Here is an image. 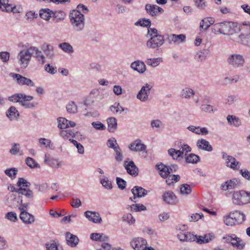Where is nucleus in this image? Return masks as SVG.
Listing matches in <instances>:
<instances>
[{"mask_svg": "<svg viewBox=\"0 0 250 250\" xmlns=\"http://www.w3.org/2000/svg\"><path fill=\"white\" fill-rule=\"evenodd\" d=\"M129 148L133 151H141L146 150V147L140 140H136L129 145Z\"/></svg>", "mask_w": 250, "mask_h": 250, "instance_id": "nucleus-19", "label": "nucleus"}, {"mask_svg": "<svg viewBox=\"0 0 250 250\" xmlns=\"http://www.w3.org/2000/svg\"><path fill=\"white\" fill-rule=\"evenodd\" d=\"M44 162L45 164L51 167H53V164H55V162H58L56 159L51 158L50 155L48 154H45ZM57 166L56 167H60L61 165L60 163H57Z\"/></svg>", "mask_w": 250, "mask_h": 250, "instance_id": "nucleus-42", "label": "nucleus"}, {"mask_svg": "<svg viewBox=\"0 0 250 250\" xmlns=\"http://www.w3.org/2000/svg\"><path fill=\"white\" fill-rule=\"evenodd\" d=\"M9 0H0V3L2 5H0V9L2 11L6 12H13V13H18L20 12L21 8L17 7L8 3Z\"/></svg>", "mask_w": 250, "mask_h": 250, "instance_id": "nucleus-8", "label": "nucleus"}, {"mask_svg": "<svg viewBox=\"0 0 250 250\" xmlns=\"http://www.w3.org/2000/svg\"><path fill=\"white\" fill-rule=\"evenodd\" d=\"M21 212L20 215L21 219L25 224H31L35 221L34 216L26 211L23 208H19Z\"/></svg>", "mask_w": 250, "mask_h": 250, "instance_id": "nucleus-14", "label": "nucleus"}, {"mask_svg": "<svg viewBox=\"0 0 250 250\" xmlns=\"http://www.w3.org/2000/svg\"><path fill=\"white\" fill-rule=\"evenodd\" d=\"M232 200L234 204L239 206L250 203V192L244 190L234 191Z\"/></svg>", "mask_w": 250, "mask_h": 250, "instance_id": "nucleus-2", "label": "nucleus"}, {"mask_svg": "<svg viewBox=\"0 0 250 250\" xmlns=\"http://www.w3.org/2000/svg\"><path fill=\"white\" fill-rule=\"evenodd\" d=\"M239 38L241 40V43L250 47V35L246 38L244 34H241L239 36Z\"/></svg>", "mask_w": 250, "mask_h": 250, "instance_id": "nucleus-64", "label": "nucleus"}, {"mask_svg": "<svg viewBox=\"0 0 250 250\" xmlns=\"http://www.w3.org/2000/svg\"><path fill=\"white\" fill-rule=\"evenodd\" d=\"M66 240L67 245L71 247H76L79 241L78 238L76 235L69 232L66 233Z\"/></svg>", "mask_w": 250, "mask_h": 250, "instance_id": "nucleus-24", "label": "nucleus"}, {"mask_svg": "<svg viewBox=\"0 0 250 250\" xmlns=\"http://www.w3.org/2000/svg\"><path fill=\"white\" fill-rule=\"evenodd\" d=\"M152 88V86L151 85L148 83L145 84L137 94V98L143 102L148 101L149 94Z\"/></svg>", "mask_w": 250, "mask_h": 250, "instance_id": "nucleus-7", "label": "nucleus"}, {"mask_svg": "<svg viewBox=\"0 0 250 250\" xmlns=\"http://www.w3.org/2000/svg\"><path fill=\"white\" fill-rule=\"evenodd\" d=\"M163 199L165 202L171 205L176 204L177 201V198L174 193L170 191L164 194Z\"/></svg>", "mask_w": 250, "mask_h": 250, "instance_id": "nucleus-22", "label": "nucleus"}, {"mask_svg": "<svg viewBox=\"0 0 250 250\" xmlns=\"http://www.w3.org/2000/svg\"><path fill=\"white\" fill-rule=\"evenodd\" d=\"M31 48L34 49L32 50V56L36 57L42 64H44L45 62V57L42 54V52L35 47H31Z\"/></svg>", "mask_w": 250, "mask_h": 250, "instance_id": "nucleus-28", "label": "nucleus"}, {"mask_svg": "<svg viewBox=\"0 0 250 250\" xmlns=\"http://www.w3.org/2000/svg\"><path fill=\"white\" fill-rule=\"evenodd\" d=\"M130 67L133 70L140 73H143L146 70L145 63L141 61H136L132 62Z\"/></svg>", "mask_w": 250, "mask_h": 250, "instance_id": "nucleus-20", "label": "nucleus"}, {"mask_svg": "<svg viewBox=\"0 0 250 250\" xmlns=\"http://www.w3.org/2000/svg\"><path fill=\"white\" fill-rule=\"evenodd\" d=\"M57 121L58 122V127L59 128L63 129L68 127V120L65 118L59 117L57 119Z\"/></svg>", "mask_w": 250, "mask_h": 250, "instance_id": "nucleus-44", "label": "nucleus"}, {"mask_svg": "<svg viewBox=\"0 0 250 250\" xmlns=\"http://www.w3.org/2000/svg\"><path fill=\"white\" fill-rule=\"evenodd\" d=\"M227 62L233 67H239L243 65L245 60L241 55L234 54L229 56Z\"/></svg>", "mask_w": 250, "mask_h": 250, "instance_id": "nucleus-4", "label": "nucleus"}, {"mask_svg": "<svg viewBox=\"0 0 250 250\" xmlns=\"http://www.w3.org/2000/svg\"><path fill=\"white\" fill-rule=\"evenodd\" d=\"M199 157L193 153H191L186 157V161L188 163L196 164L199 161Z\"/></svg>", "mask_w": 250, "mask_h": 250, "instance_id": "nucleus-43", "label": "nucleus"}, {"mask_svg": "<svg viewBox=\"0 0 250 250\" xmlns=\"http://www.w3.org/2000/svg\"><path fill=\"white\" fill-rule=\"evenodd\" d=\"M69 141L72 143L77 148L78 152L80 154H83L84 152V147L82 145L78 143L77 141L70 139Z\"/></svg>", "mask_w": 250, "mask_h": 250, "instance_id": "nucleus-53", "label": "nucleus"}, {"mask_svg": "<svg viewBox=\"0 0 250 250\" xmlns=\"http://www.w3.org/2000/svg\"><path fill=\"white\" fill-rule=\"evenodd\" d=\"M159 171V174L161 176L164 178H166L170 174V172L175 171L177 168L176 165H172L171 167H167L162 163L156 165Z\"/></svg>", "mask_w": 250, "mask_h": 250, "instance_id": "nucleus-6", "label": "nucleus"}, {"mask_svg": "<svg viewBox=\"0 0 250 250\" xmlns=\"http://www.w3.org/2000/svg\"><path fill=\"white\" fill-rule=\"evenodd\" d=\"M23 94H15L9 97L8 100L12 102H19L20 103L21 99L22 98Z\"/></svg>", "mask_w": 250, "mask_h": 250, "instance_id": "nucleus-60", "label": "nucleus"}, {"mask_svg": "<svg viewBox=\"0 0 250 250\" xmlns=\"http://www.w3.org/2000/svg\"><path fill=\"white\" fill-rule=\"evenodd\" d=\"M196 145L198 148L207 151H211L212 147L209 142L204 139H199L197 141Z\"/></svg>", "mask_w": 250, "mask_h": 250, "instance_id": "nucleus-23", "label": "nucleus"}, {"mask_svg": "<svg viewBox=\"0 0 250 250\" xmlns=\"http://www.w3.org/2000/svg\"><path fill=\"white\" fill-rule=\"evenodd\" d=\"M209 53L208 49H203L196 53L195 59L198 62L205 61Z\"/></svg>", "mask_w": 250, "mask_h": 250, "instance_id": "nucleus-34", "label": "nucleus"}, {"mask_svg": "<svg viewBox=\"0 0 250 250\" xmlns=\"http://www.w3.org/2000/svg\"><path fill=\"white\" fill-rule=\"evenodd\" d=\"M60 244L56 240H50L45 244L46 250H59Z\"/></svg>", "mask_w": 250, "mask_h": 250, "instance_id": "nucleus-40", "label": "nucleus"}, {"mask_svg": "<svg viewBox=\"0 0 250 250\" xmlns=\"http://www.w3.org/2000/svg\"><path fill=\"white\" fill-rule=\"evenodd\" d=\"M122 219L123 221H126L131 224L134 223L135 221V219L130 213H127L124 215Z\"/></svg>", "mask_w": 250, "mask_h": 250, "instance_id": "nucleus-61", "label": "nucleus"}, {"mask_svg": "<svg viewBox=\"0 0 250 250\" xmlns=\"http://www.w3.org/2000/svg\"><path fill=\"white\" fill-rule=\"evenodd\" d=\"M17 172V169L14 167L7 168L4 171L5 174L12 179H14L16 178Z\"/></svg>", "mask_w": 250, "mask_h": 250, "instance_id": "nucleus-48", "label": "nucleus"}, {"mask_svg": "<svg viewBox=\"0 0 250 250\" xmlns=\"http://www.w3.org/2000/svg\"><path fill=\"white\" fill-rule=\"evenodd\" d=\"M168 154L174 159H178L180 157H183V152L181 150H176L174 148H170L168 150Z\"/></svg>", "mask_w": 250, "mask_h": 250, "instance_id": "nucleus-41", "label": "nucleus"}, {"mask_svg": "<svg viewBox=\"0 0 250 250\" xmlns=\"http://www.w3.org/2000/svg\"><path fill=\"white\" fill-rule=\"evenodd\" d=\"M136 25H140L143 27H149L151 25V21L149 19H143L138 21L136 23Z\"/></svg>", "mask_w": 250, "mask_h": 250, "instance_id": "nucleus-59", "label": "nucleus"}, {"mask_svg": "<svg viewBox=\"0 0 250 250\" xmlns=\"http://www.w3.org/2000/svg\"><path fill=\"white\" fill-rule=\"evenodd\" d=\"M110 109L111 111L116 113H121L124 110V108L120 106L119 103H115L114 105H111Z\"/></svg>", "mask_w": 250, "mask_h": 250, "instance_id": "nucleus-54", "label": "nucleus"}, {"mask_svg": "<svg viewBox=\"0 0 250 250\" xmlns=\"http://www.w3.org/2000/svg\"><path fill=\"white\" fill-rule=\"evenodd\" d=\"M124 167L129 174L134 176L138 175V168L132 161L129 162L127 161H125L124 162Z\"/></svg>", "mask_w": 250, "mask_h": 250, "instance_id": "nucleus-15", "label": "nucleus"}, {"mask_svg": "<svg viewBox=\"0 0 250 250\" xmlns=\"http://www.w3.org/2000/svg\"><path fill=\"white\" fill-rule=\"evenodd\" d=\"M115 152H116L115 159L117 161L120 162L123 159V156L122 153L121 148H120L118 145L116 146L114 148Z\"/></svg>", "mask_w": 250, "mask_h": 250, "instance_id": "nucleus-52", "label": "nucleus"}, {"mask_svg": "<svg viewBox=\"0 0 250 250\" xmlns=\"http://www.w3.org/2000/svg\"><path fill=\"white\" fill-rule=\"evenodd\" d=\"M191 192V187L189 185L183 184L181 186L180 192L182 194H189Z\"/></svg>", "mask_w": 250, "mask_h": 250, "instance_id": "nucleus-55", "label": "nucleus"}, {"mask_svg": "<svg viewBox=\"0 0 250 250\" xmlns=\"http://www.w3.org/2000/svg\"><path fill=\"white\" fill-rule=\"evenodd\" d=\"M223 158L226 161L227 166L233 169H238L240 167V164L233 157L228 155L226 153H223Z\"/></svg>", "mask_w": 250, "mask_h": 250, "instance_id": "nucleus-11", "label": "nucleus"}, {"mask_svg": "<svg viewBox=\"0 0 250 250\" xmlns=\"http://www.w3.org/2000/svg\"><path fill=\"white\" fill-rule=\"evenodd\" d=\"M26 163L27 165L31 168L40 167L39 164L37 163L34 159L30 157H27L26 158Z\"/></svg>", "mask_w": 250, "mask_h": 250, "instance_id": "nucleus-49", "label": "nucleus"}, {"mask_svg": "<svg viewBox=\"0 0 250 250\" xmlns=\"http://www.w3.org/2000/svg\"><path fill=\"white\" fill-rule=\"evenodd\" d=\"M22 98L21 99L20 104L25 108H33L35 104L33 103H30L29 101L33 99V97L31 96H26L23 94Z\"/></svg>", "mask_w": 250, "mask_h": 250, "instance_id": "nucleus-21", "label": "nucleus"}, {"mask_svg": "<svg viewBox=\"0 0 250 250\" xmlns=\"http://www.w3.org/2000/svg\"><path fill=\"white\" fill-rule=\"evenodd\" d=\"M39 143L42 145H43L46 147H48L51 149H54L53 144L51 143L50 140L45 138H40L39 139Z\"/></svg>", "mask_w": 250, "mask_h": 250, "instance_id": "nucleus-50", "label": "nucleus"}, {"mask_svg": "<svg viewBox=\"0 0 250 250\" xmlns=\"http://www.w3.org/2000/svg\"><path fill=\"white\" fill-rule=\"evenodd\" d=\"M230 214L236 225L242 223L245 220V215L240 211L235 210L233 212H231Z\"/></svg>", "mask_w": 250, "mask_h": 250, "instance_id": "nucleus-25", "label": "nucleus"}, {"mask_svg": "<svg viewBox=\"0 0 250 250\" xmlns=\"http://www.w3.org/2000/svg\"><path fill=\"white\" fill-rule=\"evenodd\" d=\"M227 120L230 125H233L235 127H238L241 124L240 119L234 115H228Z\"/></svg>", "mask_w": 250, "mask_h": 250, "instance_id": "nucleus-31", "label": "nucleus"}, {"mask_svg": "<svg viewBox=\"0 0 250 250\" xmlns=\"http://www.w3.org/2000/svg\"><path fill=\"white\" fill-rule=\"evenodd\" d=\"M53 14V11L48 8L42 9L39 12V15L41 18L47 21L52 17Z\"/></svg>", "mask_w": 250, "mask_h": 250, "instance_id": "nucleus-29", "label": "nucleus"}, {"mask_svg": "<svg viewBox=\"0 0 250 250\" xmlns=\"http://www.w3.org/2000/svg\"><path fill=\"white\" fill-rule=\"evenodd\" d=\"M10 75L14 79H16L17 83L20 85H26L29 86H34V83L32 80L19 74L11 73Z\"/></svg>", "mask_w": 250, "mask_h": 250, "instance_id": "nucleus-9", "label": "nucleus"}, {"mask_svg": "<svg viewBox=\"0 0 250 250\" xmlns=\"http://www.w3.org/2000/svg\"><path fill=\"white\" fill-rule=\"evenodd\" d=\"M238 183L236 179H233L226 182L221 186V189L226 190L229 189L235 188L237 187Z\"/></svg>", "mask_w": 250, "mask_h": 250, "instance_id": "nucleus-27", "label": "nucleus"}, {"mask_svg": "<svg viewBox=\"0 0 250 250\" xmlns=\"http://www.w3.org/2000/svg\"><path fill=\"white\" fill-rule=\"evenodd\" d=\"M147 13L151 16H155L164 12V10L156 5L147 4L145 6Z\"/></svg>", "mask_w": 250, "mask_h": 250, "instance_id": "nucleus-12", "label": "nucleus"}, {"mask_svg": "<svg viewBox=\"0 0 250 250\" xmlns=\"http://www.w3.org/2000/svg\"><path fill=\"white\" fill-rule=\"evenodd\" d=\"M59 46L63 51L67 53H71L73 52L72 46L67 42H64L59 44Z\"/></svg>", "mask_w": 250, "mask_h": 250, "instance_id": "nucleus-46", "label": "nucleus"}, {"mask_svg": "<svg viewBox=\"0 0 250 250\" xmlns=\"http://www.w3.org/2000/svg\"><path fill=\"white\" fill-rule=\"evenodd\" d=\"M166 182L168 185H170L174 183L179 181L180 177L179 175H169L166 178Z\"/></svg>", "mask_w": 250, "mask_h": 250, "instance_id": "nucleus-45", "label": "nucleus"}, {"mask_svg": "<svg viewBox=\"0 0 250 250\" xmlns=\"http://www.w3.org/2000/svg\"><path fill=\"white\" fill-rule=\"evenodd\" d=\"M131 192L134 195V198L136 197H142L145 196L147 194V191L145 188L138 186L134 187L132 189Z\"/></svg>", "mask_w": 250, "mask_h": 250, "instance_id": "nucleus-26", "label": "nucleus"}, {"mask_svg": "<svg viewBox=\"0 0 250 250\" xmlns=\"http://www.w3.org/2000/svg\"><path fill=\"white\" fill-rule=\"evenodd\" d=\"M195 5L200 9H204L207 6V3L205 0H193Z\"/></svg>", "mask_w": 250, "mask_h": 250, "instance_id": "nucleus-63", "label": "nucleus"}, {"mask_svg": "<svg viewBox=\"0 0 250 250\" xmlns=\"http://www.w3.org/2000/svg\"><path fill=\"white\" fill-rule=\"evenodd\" d=\"M164 42V36L160 35L155 37H150L147 41L146 45L149 48L155 49L161 46Z\"/></svg>", "mask_w": 250, "mask_h": 250, "instance_id": "nucleus-5", "label": "nucleus"}, {"mask_svg": "<svg viewBox=\"0 0 250 250\" xmlns=\"http://www.w3.org/2000/svg\"><path fill=\"white\" fill-rule=\"evenodd\" d=\"M66 109L70 113H75L77 111V107L74 102H71L66 105Z\"/></svg>", "mask_w": 250, "mask_h": 250, "instance_id": "nucleus-57", "label": "nucleus"}, {"mask_svg": "<svg viewBox=\"0 0 250 250\" xmlns=\"http://www.w3.org/2000/svg\"><path fill=\"white\" fill-rule=\"evenodd\" d=\"M195 95L194 90L189 87H185L183 88L181 92V97L182 98L190 99Z\"/></svg>", "mask_w": 250, "mask_h": 250, "instance_id": "nucleus-33", "label": "nucleus"}, {"mask_svg": "<svg viewBox=\"0 0 250 250\" xmlns=\"http://www.w3.org/2000/svg\"><path fill=\"white\" fill-rule=\"evenodd\" d=\"M214 235L212 233H208L204 236H199L197 237V243L200 244L208 243L214 238Z\"/></svg>", "mask_w": 250, "mask_h": 250, "instance_id": "nucleus-30", "label": "nucleus"}, {"mask_svg": "<svg viewBox=\"0 0 250 250\" xmlns=\"http://www.w3.org/2000/svg\"><path fill=\"white\" fill-rule=\"evenodd\" d=\"M41 49L47 58L52 59L54 57V47L52 45L44 43L42 45Z\"/></svg>", "mask_w": 250, "mask_h": 250, "instance_id": "nucleus-17", "label": "nucleus"}, {"mask_svg": "<svg viewBox=\"0 0 250 250\" xmlns=\"http://www.w3.org/2000/svg\"><path fill=\"white\" fill-rule=\"evenodd\" d=\"M70 23L73 30L77 32L82 31L85 25L84 16L79 10H72L69 14Z\"/></svg>", "mask_w": 250, "mask_h": 250, "instance_id": "nucleus-1", "label": "nucleus"}, {"mask_svg": "<svg viewBox=\"0 0 250 250\" xmlns=\"http://www.w3.org/2000/svg\"><path fill=\"white\" fill-rule=\"evenodd\" d=\"M130 208L132 211L136 212L145 210L146 209V207L141 204H133L130 206Z\"/></svg>", "mask_w": 250, "mask_h": 250, "instance_id": "nucleus-51", "label": "nucleus"}, {"mask_svg": "<svg viewBox=\"0 0 250 250\" xmlns=\"http://www.w3.org/2000/svg\"><path fill=\"white\" fill-rule=\"evenodd\" d=\"M167 40L169 43H177L179 44L183 42L186 41V36L184 34L176 35L171 34L170 35H167Z\"/></svg>", "mask_w": 250, "mask_h": 250, "instance_id": "nucleus-16", "label": "nucleus"}, {"mask_svg": "<svg viewBox=\"0 0 250 250\" xmlns=\"http://www.w3.org/2000/svg\"><path fill=\"white\" fill-rule=\"evenodd\" d=\"M161 62H162V59L161 58L155 59H147L146 61V62L147 64L152 67H155L158 65Z\"/></svg>", "mask_w": 250, "mask_h": 250, "instance_id": "nucleus-47", "label": "nucleus"}, {"mask_svg": "<svg viewBox=\"0 0 250 250\" xmlns=\"http://www.w3.org/2000/svg\"><path fill=\"white\" fill-rule=\"evenodd\" d=\"M6 115L11 120H12L16 119L19 116V113L16 107L12 106L7 111Z\"/></svg>", "mask_w": 250, "mask_h": 250, "instance_id": "nucleus-36", "label": "nucleus"}, {"mask_svg": "<svg viewBox=\"0 0 250 250\" xmlns=\"http://www.w3.org/2000/svg\"><path fill=\"white\" fill-rule=\"evenodd\" d=\"M98 93V90L96 89H94L91 91L87 98H86L85 100L84 104L86 106H88L90 105L93 104L95 101V95L97 94Z\"/></svg>", "mask_w": 250, "mask_h": 250, "instance_id": "nucleus-39", "label": "nucleus"}, {"mask_svg": "<svg viewBox=\"0 0 250 250\" xmlns=\"http://www.w3.org/2000/svg\"><path fill=\"white\" fill-rule=\"evenodd\" d=\"M65 17V14L62 11L53 12V14H52L53 20L56 22L63 21Z\"/></svg>", "mask_w": 250, "mask_h": 250, "instance_id": "nucleus-38", "label": "nucleus"}, {"mask_svg": "<svg viewBox=\"0 0 250 250\" xmlns=\"http://www.w3.org/2000/svg\"><path fill=\"white\" fill-rule=\"evenodd\" d=\"M234 241L232 242V246L238 249L242 250L244 248L245 243L239 237L235 235L233 239Z\"/></svg>", "mask_w": 250, "mask_h": 250, "instance_id": "nucleus-37", "label": "nucleus"}, {"mask_svg": "<svg viewBox=\"0 0 250 250\" xmlns=\"http://www.w3.org/2000/svg\"><path fill=\"white\" fill-rule=\"evenodd\" d=\"M85 217L90 221L95 223H101L102 220L99 213L95 211H86L84 212Z\"/></svg>", "mask_w": 250, "mask_h": 250, "instance_id": "nucleus-18", "label": "nucleus"}, {"mask_svg": "<svg viewBox=\"0 0 250 250\" xmlns=\"http://www.w3.org/2000/svg\"><path fill=\"white\" fill-rule=\"evenodd\" d=\"M101 183L104 187L107 189H110L112 188L111 182L108 180L107 177H104L101 179Z\"/></svg>", "mask_w": 250, "mask_h": 250, "instance_id": "nucleus-58", "label": "nucleus"}, {"mask_svg": "<svg viewBox=\"0 0 250 250\" xmlns=\"http://www.w3.org/2000/svg\"><path fill=\"white\" fill-rule=\"evenodd\" d=\"M17 186L20 188H22L21 186L22 187L29 188L30 186V183L23 178H19Z\"/></svg>", "mask_w": 250, "mask_h": 250, "instance_id": "nucleus-62", "label": "nucleus"}, {"mask_svg": "<svg viewBox=\"0 0 250 250\" xmlns=\"http://www.w3.org/2000/svg\"><path fill=\"white\" fill-rule=\"evenodd\" d=\"M108 130L110 132H113L117 126V120L114 117L109 118L107 119Z\"/></svg>", "mask_w": 250, "mask_h": 250, "instance_id": "nucleus-35", "label": "nucleus"}, {"mask_svg": "<svg viewBox=\"0 0 250 250\" xmlns=\"http://www.w3.org/2000/svg\"><path fill=\"white\" fill-rule=\"evenodd\" d=\"M146 244V240L142 237L134 238L130 242V245L135 250H144Z\"/></svg>", "mask_w": 250, "mask_h": 250, "instance_id": "nucleus-10", "label": "nucleus"}, {"mask_svg": "<svg viewBox=\"0 0 250 250\" xmlns=\"http://www.w3.org/2000/svg\"><path fill=\"white\" fill-rule=\"evenodd\" d=\"M33 49L30 47L28 49L21 50L19 53L18 56L19 62L23 67L26 68L27 66L33 55Z\"/></svg>", "mask_w": 250, "mask_h": 250, "instance_id": "nucleus-3", "label": "nucleus"}, {"mask_svg": "<svg viewBox=\"0 0 250 250\" xmlns=\"http://www.w3.org/2000/svg\"><path fill=\"white\" fill-rule=\"evenodd\" d=\"M224 222L225 224L227 226H232L236 225L233 218L232 216H231V214L230 213L228 215L224 217Z\"/></svg>", "mask_w": 250, "mask_h": 250, "instance_id": "nucleus-56", "label": "nucleus"}, {"mask_svg": "<svg viewBox=\"0 0 250 250\" xmlns=\"http://www.w3.org/2000/svg\"><path fill=\"white\" fill-rule=\"evenodd\" d=\"M18 193L24 195L28 199V201H31L33 200V193L32 190L28 188H18Z\"/></svg>", "mask_w": 250, "mask_h": 250, "instance_id": "nucleus-32", "label": "nucleus"}, {"mask_svg": "<svg viewBox=\"0 0 250 250\" xmlns=\"http://www.w3.org/2000/svg\"><path fill=\"white\" fill-rule=\"evenodd\" d=\"M221 34L224 35L232 34L233 28L236 26V23L230 21H224L221 22Z\"/></svg>", "mask_w": 250, "mask_h": 250, "instance_id": "nucleus-13", "label": "nucleus"}]
</instances>
